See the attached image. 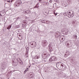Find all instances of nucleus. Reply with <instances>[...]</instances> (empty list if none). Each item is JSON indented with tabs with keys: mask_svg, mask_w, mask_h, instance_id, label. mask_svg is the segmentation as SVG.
Masks as SVG:
<instances>
[{
	"mask_svg": "<svg viewBox=\"0 0 79 79\" xmlns=\"http://www.w3.org/2000/svg\"><path fill=\"white\" fill-rule=\"evenodd\" d=\"M74 12L72 11V10L68 11V12L67 16L69 18H71V17H73L74 16Z\"/></svg>",
	"mask_w": 79,
	"mask_h": 79,
	"instance_id": "f257e3e1",
	"label": "nucleus"
},
{
	"mask_svg": "<svg viewBox=\"0 0 79 79\" xmlns=\"http://www.w3.org/2000/svg\"><path fill=\"white\" fill-rule=\"evenodd\" d=\"M65 44L67 47H71L73 46V43L72 42H70L69 41H67L66 42Z\"/></svg>",
	"mask_w": 79,
	"mask_h": 79,
	"instance_id": "f03ea898",
	"label": "nucleus"
},
{
	"mask_svg": "<svg viewBox=\"0 0 79 79\" xmlns=\"http://www.w3.org/2000/svg\"><path fill=\"white\" fill-rule=\"evenodd\" d=\"M41 56L43 58L45 59L47 58L48 56H49L50 55L48 54H47V53H46L45 52H44L42 54Z\"/></svg>",
	"mask_w": 79,
	"mask_h": 79,
	"instance_id": "7ed1b4c3",
	"label": "nucleus"
},
{
	"mask_svg": "<svg viewBox=\"0 0 79 79\" xmlns=\"http://www.w3.org/2000/svg\"><path fill=\"white\" fill-rule=\"evenodd\" d=\"M67 68L66 66L64 64H62V65H61V67L60 69V70H61V71H64V70L66 69Z\"/></svg>",
	"mask_w": 79,
	"mask_h": 79,
	"instance_id": "20e7f679",
	"label": "nucleus"
},
{
	"mask_svg": "<svg viewBox=\"0 0 79 79\" xmlns=\"http://www.w3.org/2000/svg\"><path fill=\"white\" fill-rule=\"evenodd\" d=\"M56 60H57V58H56L55 56H52L50 58L49 60L50 61H52V62H53V61H55Z\"/></svg>",
	"mask_w": 79,
	"mask_h": 79,
	"instance_id": "39448f33",
	"label": "nucleus"
},
{
	"mask_svg": "<svg viewBox=\"0 0 79 79\" xmlns=\"http://www.w3.org/2000/svg\"><path fill=\"white\" fill-rule=\"evenodd\" d=\"M63 64L60 62L56 64V66L57 68L59 69H61V65H62Z\"/></svg>",
	"mask_w": 79,
	"mask_h": 79,
	"instance_id": "423d86ee",
	"label": "nucleus"
},
{
	"mask_svg": "<svg viewBox=\"0 0 79 79\" xmlns=\"http://www.w3.org/2000/svg\"><path fill=\"white\" fill-rule=\"evenodd\" d=\"M61 35V33L60 32L57 31L55 33V37L56 38H58Z\"/></svg>",
	"mask_w": 79,
	"mask_h": 79,
	"instance_id": "0eeeda50",
	"label": "nucleus"
},
{
	"mask_svg": "<svg viewBox=\"0 0 79 79\" xmlns=\"http://www.w3.org/2000/svg\"><path fill=\"white\" fill-rule=\"evenodd\" d=\"M6 67V64H2L1 67V69L2 71H4L5 69V67Z\"/></svg>",
	"mask_w": 79,
	"mask_h": 79,
	"instance_id": "6e6552de",
	"label": "nucleus"
},
{
	"mask_svg": "<svg viewBox=\"0 0 79 79\" xmlns=\"http://www.w3.org/2000/svg\"><path fill=\"white\" fill-rule=\"evenodd\" d=\"M42 44L43 46H45L47 45V40H44L42 41Z\"/></svg>",
	"mask_w": 79,
	"mask_h": 79,
	"instance_id": "1a4fd4ad",
	"label": "nucleus"
},
{
	"mask_svg": "<svg viewBox=\"0 0 79 79\" xmlns=\"http://www.w3.org/2000/svg\"><path fill=\"white\" fill-rule=\"evenodd\" d=\"M31 45H33V48H34V47H36V45H37V44L35 41H33L31 43Z\"/></svg>",
	"mask_w": 79,
	"mask_h": 79,
	"instance_id": "9d476101",
	"label": "nucleus"
},
{
	"mask_svg": "<svg viewBox=\"0 0 79 79\" xmlns=\"http://www.w3.org/2000/svg\"><path fill=\"white\" fill-rule=\"evenodd\" d=\"M70 55V52L68 51H66L64 55V57H67Z\"/></svg>",
	"mask_w": 79,
	"mask_h": 79,
	"instance_id": "9b49d317",
	"label": "nucleus"
},
{
	"mask_svg": "<svg viewBox=\"0 0 79 79\" xmlns=\"http://www.w3.org/2000/svg\"><path fill=\"white\" fill-rule=\"evenodd\" d=\"M65 39V37H64L63 36H62V37H60V42H63L64 40Z\"/></svg>",
	"mask_w": 79,
	"mask_h": 79,
	"instance_id": "f8f14e48",
	"label": "nucleus"
},
{
	"mask_svg": "<svg viewBox=\"0 0 79 79\" xmlns=\"http://www.w3.org/2000/svg\"><path fill=\"white\" fill-rule=\"evenodd\" d=\"M18 60H19V64H20V65L21 66H22V65L23 64V61H22V60H21L20 58H18Z\"/></svg>",
	"mask_w": 79,
	"mask_h": 79,
	"instance_id": "ddd939ff",
	"label": "nucleus"
},
{
	"mask_svg": "<svg viewBox=\"0 0 79 79\" xmlns=\"http://www.w3.org/2000/svg\"><path fill=\"white\" fill-rule=\"evenodd\" d=\"M16 2L17 4H18L19 5H20L22 3V2H21V0H18Z\"/></svg>",
	"mask_w": 79,
	"mask_h": 79,
	"instance_id": "4468645a",
	"label": "nucleus"
},
{
	"mask_svg": "<svg viewBox=\"0 0 79 79\" xmlns=\"http://www.w3.org/2000/svg\"><path fill=\"white\" fill-rule=\"evenodd\" d=\"M73 39H75V40H76L77 39V36L76 35H73Z\"/></svg>",
	"mask_w": 79,
	"mask_h": 79,
	"instance_id": "2eb2a0df",
	"label": "nucleus"
},
{
	"mask_svg": "<svg viewBox=\"0 0 79 79\" xmlns=\"http://www.w3.org/2000/svg\"><path fill=\"white\" fill-rule=\"evenodd\" d=\"M49 50L50 52H52V51H53V49L52 47H50L49 48Z\"/></svg>",
	"mask_w": 79,
	"mask_h": 79,
	"instance_id": "dca6fc26",
	"label": "nucleus"
},
{
	"mask_svg": "<svg viewBox=\"0 0 79 79\" xmlns=\"http://www.w3.org/2000/svg\"><path fill=\"white\" fill-rule=\"evenodd\" d=\"M29 77H30L31 78H32V77H33V73L31 72L30 73H29Z\"/></svg>",
	"mask_w": 79,
	"mask_h": 79,
	"instance_id": "f3484780",
	"label": "nucleus"
},
{
	"mask_svg": "<svg viewBox=\"0 0 79 79\" xmlns=\"http://www.w3.org/2000/svg\"><path fill=\"white\" fill-rule=\"evenodd\" d=\"M40 58V56L36 55L35 56V59H39V58Z\"/></svg>",
	"mask_w": 79,
	"mask_h": 79,
	"instance_id": "a211bd4d",
	"label": "nucleus"
},
{
	"mask_svg": "<svg viewBox=\"0 0 79 79\" xmlns=\"http://www.w3.org/2000/svg\"><path fill=\"white\" fill-rule=\"evenodd\" d=\"M28 70H29V69H28V68L26 69L25 71L24 72V74H26V73L28 71Z\"/></svg>",
	"mask_w": 79,
	"mask_h": 79,
	"instance_id": "6ab92c4d",
	"label": "nucleus"
},
{
	"mask_svg": "<svg viewBox=\"0 0 79 79\" xmlns=\"http://www.w3.org/2000/svg\"><path fill=\"white\" fill-rule=\"evenodd\" d=\"M43 22L45 23V24H47V23H48V21H47L46 20H43Z\"/></svg>",
	"mask_w": 79,
	"mask_h": 79,
	"instance_id": "aec40b11",
	"label": "nucleus"
},
{
	"mask_svg": "<svg viewBox=\"0 0 79 79\" xmlns=\"http://www.w3.org/2000/svg\"><path fill=\"white\" fill-rule=\"evenodd\" d=\"M44 13V15H48V11H45Z\"/></svg>",
	"mask_w": 79,
	"mask_h": 79,
	"instance_id": "412c9836",
	"label": "nucleus"
},
{
	"mask_svg": "<svg viewBox=\"0 0 79 79\" xmlns=\"http://www.w3.org/2000/svg\"><path fill=\"white\" fill-rule=\"evenodd\" d=\"M23 24H25V25H26L27 24V21L26 20H25L23 21Z\"/></svg>",
	"mask_w": 79,
	"mask_h": 79,
	"instance_id": "4be33fe9",
	"label": "nucleus"
},
{
	"mask_svg": "<svg viewBox=\"0 0 79 79\" xmlns=\"http://www.w3.org/2000/svg\"><path fill=\"white\" fill-rule=\"evenodd\" d=\"M11 27V26H9L7 28V29H10V28Z\"/></svg>",
	"mask_w": 79,
	"mask_h": 79,
	"instance_id": "5701e85b",
	"label": "nucleus"
},
{
	"mask_svg": "<svg viewBox=\"0 0 79 79\" xmlns=\"http://www.w3.org/2000/svg\"><path fill=\"white\" fill-rule=\"evenodd\" d=\"M63 15H64V16H68V15H67V14H66V13H64L63 14Z\"/></svg>",
	"mask_w": 79,
	"mask_h": 79,
	"instance_id": "b1692460",
	"label": "nucleus"
},
{
	"mask_svg": "<svg viewBox=\"0 0 79 79\" xmlns=\"http://www.w3.org/2000/svg\"><path fill=\"white\" fill-rule=\"evenodd\" d=\"M25 26H26V25L25 24H24L23 23L22 24V27H25Z\"/></svg>",
	"mask_w": 79,
	"mask_h": 79,
	"instance_id": "393cba45",
	"label": "nucleus"
},
{
	"mask_svg": "<svg viewBox=\"0 0 79 79\" xmlns=\"http://www.w3.org/2000/svg\"><path fill=\"white\" fill-rule=\"evenodd\" d=\"M21 19V18L19 17L16 18V20L18 21V20H19V19Z\"/></svg>",
	"mask_w": 79,
	"mask_h": 79,
	"instance_id": "a878e982",
	"label": "nucleus"
},
{
	"mask_svg": "<svg viewBox=\"0 0 79 79\" xmlns=\"http://www.w3.org/2000/svg\"><path fill=\"white\" fill-rule=\"evenodd\" d=\"M17 35H19V37H21V34L18 33H17Z\"/></svg>",
	"mask_w": 79,
	"mask_h": 79,
	"instance_id": "bb28decb",
	"label": "nucleus"
},
{
	"mask_svg": "<svg viewBox=\"0 0 79 79\" xmlns=\"http://www.w3.org/2000/svg\"><path fill=\"white\" fill-rule=\"evenodd\" d=\"M15 6H16L15 7H18V5L16 4H15Z\"/></svg>",
	"mask_w": 79,
	"mask_h": 79,
	"instance_id": "cd10ccee",
	"label": "nucleus"
},
{
	"mask_svg": "<svg viewBox=\"0 0 79 79\" xmlns=\"http://www.w3.org/2000/svg\"><path fill=\"white\" fill-rule=\"evenodd\" d=\"M64 31H63V29H62L61 30V32H62V33H63V32H64Z\"/></svg>",
	"mask_w": 79,
	"mask_h": 79,
	"instance_id": "c85d7f7f",
	"label": "nucleus"
},
{
	"mask_svg": "<svg viewBox=\"0 0 79 79\" xmlns=\"http://www.w3.org/2000/svg\"><path fill=\"white\" fill-rule=\"evenodd\" d=\"M29 47H27L26 48V50L27 51H28L29 50Z\"/></svg>",
	"mask_w": 79,
	"mask_h": 79,
	"instance_id": "c756f323",
	"label": "nucleus"
},
{
	"mask_svg": "<svg viewBox=\"0 0 79 79\" xmlns=\"http://www.w3.org/2000/svg\"><path fill=\"white\" fill-rule=\"evenodd\" d=\"M54 14L55 15V16H56L57 15V13H55V12H54Z\"/></svg>",
	"mask_w": 79,
	"mask_h": 79,
	"instance_id": "7c9ffc66",
	"label": "nucleus"
},
{
	"mask_svg": "<svg viewBox=\"0 0 79 79\" xmlns=\"http://www.w3.org/2000/svg\"><path fill=\"white\" fill-rule=\"evenodd\" d=\"M49 2L50 3H52V0H50Z\"/></svg>",
	"mask_w": 79,
	"mask_h": 79,
	"instance_id": "2f4dec72",
	"label": "nucleus"
},
{
	"mask_svg": "<svg viewBox=\"0 0 79 79\" xmlns=\"http://www.w3.org/2000/svg\"><path fill=\"white\" fill-rule=\"evenodd\" d=\"M7 2H8L9 3H10V1H7Z\"/></svg>",
	"mask_w": 79,
	"mask_h": 79,
	"instance_id": "473e14b6",
	"label": "nucleus"
},
{
	"mask_svg": "<svg viewBox=\"0 0 79 79\" xmlns=\"http://www.w3.org/2000/svg\"><path fill=\"white\" fill-rule=\"evenodd\" d=\"M12 71L13 72H15V70H12Z\"/></svg>",
	"mask_w": 79,
	"mask_h": 79,
	"instance_id": "72a5a7b5",
	"label": "nucleus"
},
{
	"mask_svg": "<svg viewBox=\"0 0 79 79\" xmlns=\"http://www.w3.org/2000/svg\"><path fill=\"white\" fill-rule=\"evenodd\" d=\"M37 5H36L35 7V8H37V7H36Z\"/></svg>",
	"mask_w": 79,
	"mask_h": 79,
	"instance_id": "f704fd0d",
	"label": "nucleus"
},
{
	"mask_svg": "<svg viewBox=\"0 0 79 79\" xmlns=\"http://www.w3.org/2000/svg\"><path fill=\"white\" fill-rule=\"evenodd\" d=\"M13 2V1H12V0H11V1H10V2Z\"/></svg>",
	"mask_w": 79,
	"mask_h": 79,
	"instance_id": "c9c22d12",
	"label": "nucleus"
},
{
	"mask_svg": "<svg viewBox=\"0 0 79 79\" xmlns=\"http://www.w3.org/2000/svg\"><path fill=\"white\" fill-rule=\"evenodd\" d=\"M0 16H2V14H0Z\"/></svg>",
	"mask_w": 79,
	"mask_h": 79,
	"instance_id": "e433bc0d",
	"label": "nucleus"
},
{
	"mask_svg": "<svg viewBox=\"0 0 79 79\" xmlns=\"http://www.w3.org/2000/svg\"><path fill=\"white\" fill-rule=\"evenodd\" d=\"M32 64L34 65V64Z\"/></svg>",
	"mask_w": 79,
	"mask_h": 79,
	"instance_id": "4c0bfd02",
	"label": "nucleus"
},
{
	"mask_svg": "<svg viewBox=\"0 0 79 79\" xmlns=\"http://www.w3.org/2000/svg\"><path fill=\"white\" fill-rule=\"evenodd\" d=\"M74 23V22H73V23Z\"/></svg>",
	"mask_w": 79,
	"mask_h": 79,
	"instance_id": "58836bf2",
	"label": "nucleus"
}]
</instances>
